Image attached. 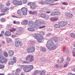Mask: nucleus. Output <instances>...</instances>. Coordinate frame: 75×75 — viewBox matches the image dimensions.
Returning <instances> with one entry per match:
<instances>
[{"label":"nucleus","instance_id":"20e7f679","mask_svg":"<svg viewBox=\"0 0 75 75\" xmlns=\"http://www.w3.org/2000/svg\"><path fill=\"white\" fill-rule=\"evenodd\" d=\"M46 47H47V49L50 50H55L57 48V46L54 45H52L48 47V45H47V44H46Z\"/></svg>","mask_w":75,"mask_h":75},{"label":"nucleus","instance_id":"603ef678","mask_svg":"<svg viewBox=\"0 0 75 75\" xmlns=\"http://www.w3.org/2000/svg\"><path fill=\"white\" fill-rule=\"evenodd\" d=\"M4 57L2 55H0V60H2Z\"/></svg>","mask_w":75,"mask_h":75},{"label":"nucleus","instance_id":"aec40b11","mask_svg":"<svg viewBox=\"0 0 75 75\" xmlns=\"http://www.w3.org/2000/svg\"><path fill=\"white\" fill-rule=\"evenodd\" d=\"M30 7L32 9H34V8H35V5L34 2H33V3H32L30 6Z\"/></svg>","mask_w":75,"mask_h":75},{"label":"nucleus","instance_id":"5fc2aeb1","mask_svg":"<svg viewBox=\"0 0 75 75\" xmlns=\"http://www.w3.org/2000/svg\"><path fill=\"white\" fill-rule=\"evenodd\" d=\"M65 51L66 52V53H67V54H68L69 53V51L67 49H66L65 50Z\"/></svg>","mask_w":75,"mask_h":75},{"label":"nucleus","instance_id":"864d4df0","mask_svg":"<svg viewBox=\"0 0 75 75\" xmlns=\"http://www.w3.org/2000/svg\"><path fill=\"white\" fill-rule=\"evenodd\" d=\"M56 15H59V14H61V13H60V12H57L56 11Z\"/></svg>","mask_w":75,"mask_h":75},{"label":"nucleus","instance_id":"b1692460","mask_svg":"<svg viewBox=\"0 0 75 75\" xmlns=\"http://www.w3.org/2000/svg\"><path fill=\"white\" fill-rule=\"evenodd\" d=\"M8 10H9V8H7L5 9H2L1 10L3 13H5V12L7 11Z\"/></svg>","mask_w":75,"mask_h":75},{"label":"nucleus","instance_id":"ddd939ff","mask_svg":"<svg viewBox=\"0 0 75 75\" xmlns=\"http://www.w3.org/2000/svg\"><path fill=\"white\" fill-rule=\"evenodd\" d=\"M17 14L19 15V17L18 18H22V16H21V10H18L17 11Z\"/></svg>","mask_w":75,"mask_h":75},{"label":"nucleus","instance_id":"6e6552de","mask_svg":"<svg viewBox=\"0 0 75 75\" xmlns=\"http://www.w3.org/2000/svg\"><path fill=\"white\" fill-rule=\"evenodd\" d=\"M47 44L48 45H47L48 47H50V46L52 45H54V42H52V40L51 39L49 40L47 42Z\"/></svg>","mask_w":75,"mask_h":75},{"label":"nucleus","instance_id":"8fccbe9b","mask_svg":"<svg viewBox=\"0 0 75 75\" xmlns=\"http://www.w3.org/2000/svg\"><path fill=\"white\" fill-rule=\"evenodd\" d=\"M23 63L24 64H29L30 63L26 61H23Z\"/></svg>","mask_w":75,"mask_h":75},{"label":"nucleus","instance_id":"774afa93","mask_svg":"<svg viewBox=\"0 0 75 75\" xmlns=\"http://www.w3.org/2000/svg\"><path fill=\"white\" fill-rule=\"evenodd\" d=\"M74 74L71 73H69L68 75H73Z\"/></svg>","mask_w":75,"mask_h":75},{"label":"nucleus","instance_id":"de8ad7c7","mask_svg":"<svg viewBox=\"0 0 75 75\" xmlns=\"http://www.w3.org/2000/svg\"><path fill=\"white\" fill-rule=\"evenodd\" d=\"M39 73L40 74V70H36L35 71V74H38Z\"/></svg>","mask_w":75,"mask_h":75},{"label":"nucleus","instance_id":"79ce46f5","mask_svg":"<svg viewBox=\"0 0 75 75\" xmlns=\"http://www.w3.org/2000/svg\"><path fill=\"white\" fill-rule=\"evenodd\" d=\"M71 37H72V38H74L75 37V35L74 33H71Z\"/></svg>","mask_w":75,"mask_h":75},{"label":"nucleus","instance_id":"9b49d317","mask_svg":"<svg viewBox=\"0 0 75 75\" xmlns=\"http://www.w3.org/2000/svg\"><path fill=\"white\" fill-rule=\"evenodd\" d=\"M7 27H8V28L9 29V30H10V31H11V32H13V31H16V28H13L12 29L10 30L11 26L10 25H7Z\"/></svg>","mask_w":75,"mask_h":75},{"label":"nucleus","instance_id":"09e8293b","mask_svg":"<svg viewBox=\"0 0 75 75\" xmlns=\"http://www.w3.org/2000/svg\"><path fill=\"white\" fill-rule=\"evenodd\" d=\"M45 4H48V0H46L44 2Z\"/></svg>","mask_w":75,"mask_h":75},{"label":"nucleus","instance_id":"1a4fd4ad","mask_svg":"<svg viewBox=\"0 0 75 75\" xmlns=\"http://www.w3.org/2000/svg\"><path fill=\"white\" fill-rule=\"evenodd\" d=\"M16 46L17 47H18V48H21V46H22L21 42L19 41H16Z\"/></svg>","mask_w":75,"mask_h":75},{"label":"nucleus","instance_id":"6ab92c4d","mask_svg":"<svg viewBox=\"0 0 75 75\" xmlns=\"http://www.w3.org/2000/svg\"><path fill=\"white\" fill-rule=\"evenodd\" d=\"M40 22L39 20H36L35 21V24H36L35 25V23L34 25L35 26H37V27L38 26H40V25H38L39 24H40Z\"/></svg>","mask_w":75,"mask_h":75},{"label":"nucleus","instance_id":"4c0bfd02","mask_svg":"<svg viewBox=\"0 0 75 75\" xmlns=\"http://www.w3.org/2000/svg\"><path fill=\"white\" fill-rule=\"evenodd\" d=\"M8 65H13L14 64V62L13 61H11V62H9L8 63Z\"/></svg>","mask_w":75,"mask_h":75},{"label":"nucleus","instance_id":"0eeeda50","mask_svg":"<svg viewBox=\"0 0 75 75\" xmlns=\"http://www.w3.org/2000/svg\"><path fill=\"white\" fill-rule=\"evenodd\" d=\"M37 28V26H35V25L33 24L31 26V28H28V31H34V28Z\"/></svg>","mask_w":75,"mask_h":75},{"label":"nucleus","instance_id":"bf43d9fd","mask_svg":"<svg viewBox=\"0 0 75 75\" xmlns=\"http://www.w3.org/2000/svg\"><path fill=\"white\" fill-rule=\"evenodd\" d=\"M3 5L2 4H0V9H1V8H2L3 7Z\"/></svg>","mask_w":75,"mask_h":75},{"label":"nucleus","instance_id":"72a5a7b5","mask_svg":"<svg viewBox=\"0 0 75 75\" xmlns=\"http://www.w3.org/2000/svg\"><path fill=\"white\" fill-rule=\"evenodd\" d=\"M10 4H10V1H8L6 4V5L7 6H10Z\"/></svg>","mask_w":75,"mask_h":75},{"label":"nucleus","instance_id":"13d9d810","mask_svg":"<svg viewBox=\"0 0 75 75\" xmlns=\"http://www.w3.org/2000/svg\"><path fill=\"white\" fill-rule=\"evenodd\" d=\"M37 12L36 11H34L33 12L32 14H34L35 15L37 14Z\"/></svg>","mask_w":75,"mask_h":75},{"label":"nucleus","instance_id":"49530a36","mask_svg":"<svg viewBox=\"0 0 75 75\" xmlns=\"http://www.w3.org/2000/svg\"><path fill=\"white\" fill-rule=\"evenodd\" d=\"M23 4H25L27 3V0H23Z\"/></svg>","mask_w":75,"mask_h":75},{"label":"nucleus","instance_id":"f8f14e48","mask_svg":"<svg viewBox=\"0 0 75 75\" xmlns=\"http://www.w3.org/2000/svg\"><path fill=\"white\" fill-rule=\"evenodd\" d=\"M43 36L39 34V36L38 37V41H39V42H42V41L40 40H40H43Z\"/></svg>","mask_w":75,"mask_h":75},{"label":"nucleus","instance_id":"c85d7f7f","mask_svg":"<svg viewBox=\"0 0 75 75\" xmlns=\"http://www.w3.org/2000/svg\"><path fill=\"white\" fill-rule=\"evenodd\" d=\"M40 16L41 17H42V18H45V17H46L45 14L44 13H41L40 15Z\"/></svg>","mask_w":75,"mask_h":75},{"label":"nucleus","instance_id":"f3484780","mask_svg":"<svg viewBox=\"0 0 75 75\" xmlns=\"http://www.w3.org/2000/svg\"><path fill=\"white\" fill-rule=\"evenodd\" d=\"M8 54L11 57L13 56L14 54V51L12 50H9L8 52Z\"/></svg>","mask_w":75,"mask_h":75},{"label":"nucleus","instance_id":"7ed1b4c3","mask_svg":"<svg viewBox=\"0 0 75 75\" xmlns=\"http://www.w3.org/2000/svg\"><path fill=\"white\" fill-rule=\"evenodd\" d=\"M35 51V47H30L27 49V51L28 53H32Z\"/></svg>","mask_w":75,"mask_h":75},{"label":"nucleus","instance_id":"c03bdc74","mask_svg":"<svg viewBox=\"0 0 75 75\" xmlns=\"http://www.w3.org/2000/svg\"><path fill=\"white\" fill-rule=\"evenodd\" d=\"M8 40L10 41H11V38H8L7 40H6L7 42H9L8 41Z\"/></svg>","mask_w":75,"mask_h":75},{"label":"nucleus","instance_id":"a211bd4d","mask_svg":"<svg viewBox=\"0 0 75 75\" xmlns=\"http://www.w3.org/2000/svg\"><path fill=\"white\" fill-rule=\"evenodd\" d=\"M50 20L52 21H57V20H58V18L52 17L51 18Z\"/></svg>","mask_w":75,"mask_h":75},{"label":"nucleus","instance_id":"cd10ccee","mask_svg":"<svg viewBox=\"0 0 75 75\" xmlns=\"http://www.w3.org/2000/svg\"><path fill=\"white\" fill-rule=\"evenodd\" d=\"M54 27L56 28H58L60 27V26L59 24H55L54 25Z\"/></svg>","mask_w":75,"mask_h":75},{"label":"nucleus","instance_id":"2eb2a0df","mask_svg":"<svg viewBox=\"0 0 75 75\" xmlns=\"http://www.w3.org/2000/svg\"><path fill=\"white\" fill-rule=\"evenodd\" d=\"M21 24L22 25H27L28 24V20H25L21 22Z\"/></svg>","mask_w":75,"mask_h":75},{"label":"nucleus","instance_id":"412c9836","mask_svg":"<svg viewBox=\"0 0 75 75\" xmlns=\"http://www.w3.org/2000/svg\"><path fill=\"white\" fill-rule=\"evenodd\" d=\"M5 35L7 37L10 36L11 35V33L9 31H6L5 33Z\"/></svg>","mask_w":75,"mask_h":75},{"label":"nucleus","instance_id":"69168bd1","mask_svg":"<svg viewBox=\"0 0 75 75\" xmlns=\"http://www.w3.org/2000/svg\"><path fill=\"white\" fill-rule=\"evenodd\" d=\"M64 59H62L61 60V61L60 62V64H61V63H62V62H64Z\"/></svg>","mask_w":75,"mask_h":75},{"label":"nucleus","instance_id":"c9c22d12","mask_svg":"<svg viewBox=\"0 0 75 75\" xmlns=\"http://www.w3.org/2000/svg\"><path fill=\"white\" fill-rule=\"evenodd\" d=\"M51 16H55L56 15V12H52V13L51 14H50Z\"/></svg>","mask_w":75,"mask_h":75},{"label":"nucleus","instance_id":"423d86ee","mask_svg":"<svg viewBox=\"0 0 75 75\" xmlns=\"http://www.w3.org/2000/svg\"><path fill=\"white\" fill-rule=\"evenodd\" d=\"M23 28H19L16 30V35H20V34H21L23 33Z\"/></svg>","mask_w":75,"mask_h":75},{"label":"nucleus","instance_id":"58836bf2","mask_svg":"<svg viewBox=\"0 0 75 75\" xmlns=\"http://www.w3.org/2000/svg\"><path fill=\"white\" fill-rule=\"evenodd\" d=\"M4 55L6 57H8V53H7V52H4Z\"/></svg>","mask_w":75,"mask_h":75},{"label":"nucleus","instance_id":"f257e3e1","mask_svg":"<svg viewBox=\"0 0 75 75\" xmlns=\"http://www.w3.org/2000/svg\"><path fill=\"white\" fill-rule=\"evenodd\" d=\"M21 69L23 68V70L25 72H30L29 67L27 65H21Z\"/></svg>","mask_w":75,"mask_h":75},{"label":"nucleus","instance_id":"ea45409f","mask_svg":"<svg viewBox=\"0 0 75 75\" xmlns=\"http://www.w3.org/2000/svg\"><path fill=\"white\" fill-rule=\"evenodd\" d=\"M13 61L14 62V63L16 62V61L17 60V59H16V58L15 57H13Z\"/></svg>","mask_w":75,"mask_h":75},{"label":"nucleus","instance_id":"e2e57ef3","mask_svg":"<svg viewBox=\"0 0 75 75\" xmlns=\"http://www.w3.org/2000/svg\"><path fill=\"white\" fill-rule=\"evenodd\" d=\"M32 3H33V2H29L28 3V5H30L31 6V5L32 4Z\"/></svg>","mask_w":75,"mask_h":75},{"label":"nucleus","instance_id":"a19ab883","mask_svg":"<svg viewBox=\"0 0 75 75\" xmlns=\"http://www.w3.org/2000/svg\"><path fill=\"white\" fill-rule=\"evenodd\" d=\"M22 1H18V6L19 5H21L22 4Z\"/></svg>","mask_w":75,"mask_h":75},{"label":"nucleus","instance_id":"6e6d98bb","mask_svg":"<svg viewBox=\"0 0 75 75\" xmlns=\"http://www.w3.org/2000/svg\"><path fill=\"white\" fill-rule=\"evenodd\" d=\"M4 68V66L3 65H0V69H2Z\"/></svg>","mask_w":75,"mask_h":75},{"label":"nucleus","instance_id":"7c9ffc66","mask_svg":"<svg viewBox=\"0 0 75 75\" xmlns=\"http://www.w3.org/2000/svg\"><path fill=\"white\" fill-rule=\"evenodd\" d=\"M54 0H48V4H51L52 3H54Z\"/></svg>","mask_w":75,"mask_h":75},{"label":"nucleus","instance_id":"dca6fc26","mask_svg":"<svg viewBox=\"0 0 75 75\" xmlns=\"http://www.w3.org/2000/svg\"><path fill=\"white\" fill-rule=\"evenodd\" d=\"M66 16L67 17L72 18V17H73V15L72 14H70L69 13H67L66 14Z\"/></svg>","mask_w":75,"mask_h":75},{"label":"nucleus","instance_id":"052dcab7","mask_svg":"<svg viewBox=\"0 0 75 75\" xmlns=\"http://www.w3.org/2000/svg\"><path fill=\"white\" fill-rule=\"evenodd\" d=\"M57 62L59 63V64H61V62H60L59 60L58 59L57 60Z\"/></svg>","mask_w":75,"mask_h":75},{"label":"nucleus","instance_id":"393cba45","mask_svg":"<svg viewBox=\"0 0 75 75\" xmlns=\"http://www.w3.org/2000/svg\"><path fill=\"white\" fill-rule=\"evenodd\" d=\"M28 23L29 25H31V26L32 25H33V24H34V25L35 24V23H33V22L31 21H28Z\"/></svg>","mask_w":75,"mask_h":75},{"label":"nucleus","instance_id":"473e14b6","mask_svg":"<svg viewBox=\"0 0 75 75\" xmlns=\"http://www.w3.org/2000/svg\"><path fill=\"white\" fill-rule=\"evenodd\" d=\"M40 24H39L38 25H39V26L40 25H41V24H42L43 25H44V24H45V23H44V22L42 21H41L40 22Z\"/></svg>","mask_w":75,"mask_h":75},{"label":"nucleus","instance_id":"0e129e2a","mask_svg":"<svg viewBox=\"0 0 75 75\" xmlns=\"http://www.w3.org/2000/svg\"><path fill=\"white\" fill-rule=\"evenodd\" d=\"M33 12L31 11H29V13L30 14H33Z\"/></svg>","mask_w":75,"mask_h":75},{"label":"nucleus","instance_id":"a18cd8bd","mask_svg":"<svg viewBox=\"0 0 75 75\" xmlns=\"http://www.w3.org/2000/svg\"><path fill=\"white\" fill-rule=\"evenodd\" d=\"M39 3L40 4H44L45 3L43 1H40L39 2Z\"/></svg>","mask_w":75,"mask_h":75},{"label":"nucleus","instance_id":"37998d69","mask_svg":"<svg viewBox=\"0 0 75 75\" xmlns=\"http://www.w3.org/2000/svg\"><path fill=\"white\" fill-rule=\"evenodd\" d=\"M62 4H63V5H65L66 6H67V5H68V3L67 2H62Z\"/></svg>","mask_w":75,"mask_h":75},{"label":"nucleus","instance_id":"f03ea898","mask_svg":"<svg viewBox=\"0 0 75 75\" xmlns=\"http://www.w3.org/2000/svg\"><path fill=\"white\" fill-rule=\"evenodd\" d=\"M29 60L30 62H33L34 61V56L31 55H29L27 56L25 58V60L28 61Z\"/></svg>","mask_w":75,"mask_h":75},{"label":"nucleus","instance_id":"4d7b16f0","mask_svg":"<svg viewBox=\"0 0 75 75\" xmlns=\"http://www.w3.org/2000/svg\"><path fill=\"white\" fill-rule=\"evenodd\" d=\"M54 67L56 68H58L59 67V66L58 65V64H55L54 65Z\"/></svg>","mask_w":75,"mask_h":75},{"label":"nucleus","instance_id":"3c124183","mask_svg":"<svg viewBox=\"0 0 75 75\" xmlns=\"http://www.w3.org/2000/svg\"><path fill=\"white\" fill-rule=\"evenodd\" d=\"M39 11H40V12H42V11H44V9H43V8H40Z\"/></svg>","mask_w":75,"mask_h":75},{"label":"nucleus","instance_id":"bb28decb","mask_svg":"<svg viewBox=\"0 0 75 75\" xmlns=\"http://www.w3.org/2000/svg\"><path fill=\"white\" fill-rule=\"evenodd\" d=\"M34 68V67H33V66L32 65H30L29 67V71H30L31 70H32Z\"/></svg>","mask_w":75,"mask_h":75},{"label":"nucleus","instance_id":"2f4dec72","mask_svg":"<svg viewBox=\"0 0 75 75\" xmlns=\"http://www.w3.org/2000/svg\"><path fill=\"white\" fill-rule=\"evenodd\" d=\"M41 50L42 51H43V52H45L46 50V48L45 47L42 48L41 49Z\"/></svg>","mask_w":75,"mask_h":75},{"label":"nucleus","instance_id":"c756f323","mask_svg":"<svg viewBox=\"0 0 75 75\" xmlns=\"http://www.w3.org/2000/svg\"><path fill=\"white\" fill-rule=\"evenodd\" d=\"M40 34H36L35 35L34 37L35 38H36L37 39V40H38V37L39 36V35Z\"/></svg>","mask_w":75,"mask_h":75},{"label":"nucleus","instance_id":"4468645a","mask_svg":"<svg viewBox=\"0 0 75 75\" xmlns=\"http://www.w3.org/2000/svg\"><path fill=\"white\" fill-rule=\"evenodd\" d=\"M7 61V59L4 57L1 60H0V62L1 63H5V62H6Z\"/></svg>","mask_w":75,"mask_h":75},{"label":"nucleus","instance_id":"338daca9","mask_svg":"<svg viewBox=\"0 0 75 75\" xmlns=\"http://www.w3.org/2000/svg\"><path fill=\"white\" fill-rule=\"evenodd\" d=\"M73 56H74V57H75V52H73Z\"/></svg>","mask_w":75,"mask_h":75},{"label":"nucleus","instance_id":"680f3d73","mask_svg":"<svg viewBox=\"0 0 75 75\" xmlns=\"http://www.w3.org/2000/svg\"><path fill=\"white\" fill-rule=\"evenodd\" d=\"M12 38H15V37H16V36H15V35H12L11 36Z\"/></svg>","mask_w":75,"mask_h":75},{"label":"nucleus","instance_id":"39448f33","mask_svg":"<svg viewBox=\"0 0 75 75\" xmlns=\"http://www.w3.org/2000/svg\"><path fill=\"white\" fill-rule=\"evenodd\" d=\"M28 10L27 8L25 7L22 8L21 9V11H22V14H23V16H25L26 15H27Z\"/></svg>","mask_w":75,"mask_h":75},{"label":"nucleus","instance_id":"9d476101","mask_svg":"<svg viewBox=\"0 0 75 75\" xmlns=\"http://www.w3.org/2000/svg\"><path fill=\"white\" fill-rule=\"evenodd\" d=\"M67 22H63L62 21L58 23V24L61 27H64V26H65V25H67Z\"/></svg>","mask_w":75,"mask_h":75},{"label":"nucleus","instance_id":"f704fd0d","mask_svg":"<svg viewBox=\"0 0 75 75\" xmlns=\"http://www.w3.org/2000/svg\"><path fill=\"white\" fill-rule=\"evenodd\" d=\"M69 64V62H67L66 63V64L64 65V68H66L67 66H68V65Z\"/></svg>","mask_w":75,"mask_h":75},{"label":"nucleus","instance_id":"4be33fe9","mask_svg":"<svg viewBox=\"0 0 75 75\" xmlns=\"http://www.w3.org/2000/svg\"><path fill=\"white\" fill-rule=\"evenodd\" d=\"M21 71V69L20 68H18L16 70V72L15 73L16 75H19V73L18 72H20Z\"/></svg>","mask_w":75,"mask_h":75},{"label":"nucleus","instance_id":"a878e982","mask_svg":"<svg viewBox=\"0 0 75 75\" xmlns=\"http://www.w3.org/2000/svg\"><path fill=\"white\" fill-rule=\"evenodd\" d=\"M58 38L57 37H54V38L53 40L55 42H57L58 41Z\"/></svg>","mask_w":75,"mask_h":75},{"label":"nucleus","instance_id":"5701e85b","mask_svg":"<svg viewBox=\"0 0 75 75\" xmlns=\"http://www.w3.org/2000/svg\"><path fill=\"white\" fill-rule=\"evenodd\" d=\"M13 3L16 6H18V1L16 0H15L13 1Z\"/></svg>","mask_w":75,"mask_h":75},{"label":"nucleus","instance_id":"e433bc0d","mask_svg":"<svg viewBox=\"0 0 75 75\" xmlns=\"http://www.w3.org/2000/svg\"><path fill=\"white\" fill-rule=\"evenodd\" d=\"M0 20L1 22L3 23L4 22H5V21H5V19L3 18H1L0 19Z\"/></svg>","mask_w":75,"mask_h":75}]
</instances>
